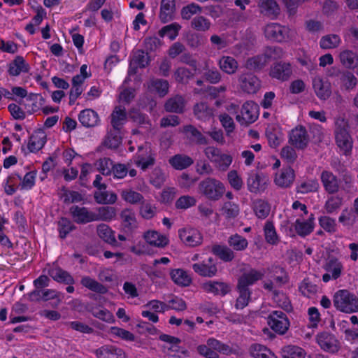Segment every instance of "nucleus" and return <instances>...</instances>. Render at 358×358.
Segmentation results:
<instances>
[{"label": "nucleus", "mask_w": 358, "mask_h": 358, "mask_svg": "<svg viewBox=\"0 0 358 358\" xmlns=\"http://www.w3.org/2000/svg\"><path fill=\"white\" fill-rule=\"evenodd\" d=\"M264 273L252 268L244 272L238 279L236 289L239 294L236 299L235 307L236 309H243L248 306L251 299L252 291L250 286L263 278Z\"/></svg>", "instance_id": "f257e3e1"}, {"label": "nucleus", "mask_w": 358, "mask_h": 358, "mask_svg": "<svg viewBox=\"0 0 358 358\" xmlns=\"http://www.w3.org/2000/svg\"><path fill=\"white\" fill-rule=\"evenodd\" d=\"M333 303L338 311L348 314L358 312V297L348 289L336 292Z\"/></svg>", "instance_id": "f03ea898"}, {"label": "nucleus", "mask_w": 358, "mask_h": 358, "mask_svg": "<svg viewBox=\"0 0 358 358\" xmlns=\"http://www.w3.org/2000/svg\"><path fill=\"white\" fill-rule=\"evenodd\" d=\"M198 188L201 195L212 201L220 200L225 192L224 184L219 180L210 177L201 180Z\"/></svg>", "instance_id": "7ed1b4c3"}, {"label": "nucleus", "mask_w": 358, "mask_h": 358, "mask_svg": "<svg viewBox=\"0 0 358 358\" xmlns=\"http://www.w3.org/2000/svg\"><path fill=\"white\" fill-rule=\"evenodd\" d=\"M349 125L343 118H338L335 122V139L337 145L345 155L350 153L352 148V139L349 134Z\"/></svg>", "instance_id": "20e7f679"}, {"label": "nucleus", "mask_w": 358, "mask_h": 358, "mask_svg": "<svg viewBox=\"0 0 358 358\" xmlns=\"http://www.w3.org/2000/svg\"><path fill=\"white\" fill-rule=\"evenodd\" d=\"M328 76L334 78V84L340 85L341 89L352 90L357 85V78L353 73L333 66L328 71Z\"/></svg>", "instance_id": "39448f33"}, {"label": "nucleus", "mask_w": 358, "mask_h": 358, "mask_svg": "<svg viewBox=\"0 0 358 358\" xmlns=\"http://www.w3.org/2000/svg\"><path fill=\"white\" fill-rule=\"evenodd\" d=\"M203 152L206 157L220 171H227L232 162L231 155L222 153L219 148L214 146L206 148Z\"/></svg>", "instance_id": "423d86ee"}, {"label": "nucleus", "mask_w": 358, "mask_h": 358, "mask_svg": "<svg viewBox=\"0 0 358 358\" xmlns=\"http://www.w3.org/2000/svg\"><path fill=\"white\" fill-rule=\"evenodd\" d=\"M267 323L271 329L280 335L285 334L289 327L286 314L280 310L271 312L268 316Z\"/></svg>", "instance_id": "0eeeda50"}, {"label": "nucleus", "mask_w": 358, "mask_h": 358, "mask_svg": "<svg viewBox=\"0 0 358 358\" xmlns=\"http://www.w3.org/2000/svg\"><path fill=\"white\" fill-rule=\"evenodd\" d=\"M268 177L266 174L252 171L248 173L247 179L248 189L255 194H258L264 192L268 182Z\"/></svg>", "instance_id": "6e6552de"}, {"label": "nucleus", "mask_w": 358, "mask_h": 358, "mask_svg": "<svg viewBox=\"0 0 358 358\" xmlns=\"http://www.w3.org/2000/svg\"><path fill=\"white\" fill-rule=\"evenodd\" d=\"M289 29L278 23L267 24L264 28L265 36L273 41L282 43L289 38Z\"/></svg>", "instance_id": "1a4fd4ad"}, {"label": "nucleus", "mask_w": 358, "mask_h": 358, "mask_svg": "<svg viewBox=\"0 0 358 358\" xmlns=\"http://www.w3.org/2000/svg\"><path fill=\"white\" fill-rule=\"evenodd\" d=\"M292 75V67L289 62L280 61L273 64L270 68L269 76L282 82L288 80Z\"/></svg>", "instance_id": "9d476101"}, {"label": "nucleus", "mask_w": 358, "mask_h": 358, "mask_svg": "<svg viewBox=\"0 0 358 358\" xmlns=\"http://www.w3.org/2000/svg\"><path fill=\"white\" fill-rule=\"evenodd\" d=\"M309 142V136L306 128L303 126L296 127L292 129L289 138V143L296 148L303 150Z\"/></svg>", "instance_id": "9b49d317"}, {"label": "nucleus", "mask_w": 358, "mask_h": 358, "mask_svg": "<svg viewBox=\"0 0 358 358\" xmlns=\"http://www.w3.org/2000/svg\"><path fill=\"white\" fill-rule=\"evenodd\" d=\"M238 81L241 89L248 94L256 93L261 87L259 79L251 73L241 74L238 78Z\"/></svg>", "instance_id": "f8f14e48"}, {"label": "nucleus", "mask_w": 358, "mask_h": 358, "mask_svg": "<svg viewBox=\"0 0 358 358\" xmlns=\"http://www.w3.org/2000/svg\"><path fill=\"white\" fill-rule=\"evenodd\" d=\"M180 240L187 246L196 247L201 244L203 236L200 231L194 228H185L179 230Z\"/></svg>", "instance_id": "ddd939ff"}, {"label": "nucleus", "mask_w": 358, "mask_h": 358, "mask_svg": "<svg viewBox=\"0 0 358 358\" xmlns=\"http://www.w3.org/2000/svg\"><path fill=\"white\" fill-rule=\"evenodd\" d=\"M121 227L126 234H132L138 227L135 213L129 208L122 210L120 214Z\"/></svg>", "instance_id": "4468645a"}, {"label": "nucleus", "mask_w": 358, "mask_h": 358, "mask_svg": "<svg viewBox=\"0 0 358 358\" xmlns=\"http://www.w3.org/2000/svg\"><path fill=\"white\" fill-rule=\"evenodd\" d=\"M136 158V165L140 166L143 171H145L150 166H153L155 162L150 148L147 146L141 145L138 147Z\"/></svg>", "instance_id": "2eb2a0df"}, {"label": "nucleus", "mask_w": 358, "mask_h": 358, "mask_svg": "<svg viewBox=\"0 0 358 358\" xmlns=\"http://www.w3.org/2000/svg\"><path fill=\"white\" fill-rule=\"evenodd\" d=\"M312 85L314 92L320 100H327L331 95V85L328 80H323L320 76L313 78Z\"/></svg>", "instance_id": "dca6fc26"}, {"label": "nucleus", "mask_w": 358, "mask_h": 358, "mask_svg": "<svg viewBox=\"0 0 358 358\" xmlns=\"http://www.w3.org/2000/svg\"><path fill=\"white\" fill-rule=\"evenodd\" d=\"M317 342L327 352L335 353L339 350V342L335 336L328 332H322L317 336Z\"/></svg>", "instance_id": "f3484780"}, {"label": "nucleus", "mask_w": 358, "mask_h": 358, "mask_svg": "<svg viewBox=\"0 0 358 358\" xmlns=\"http://www.w3.org/2000/svg\"><path fill=\"white\" fill-rule=\"evenodd\" d=\"M70 213L78 224H86L96 221V213L89 211L85 207L73 206L70 208Z\"/></svg>", "instance_id": "a211bd4d"}, {"label": "nucleus", "mask_w": 358, "mask_h": 358, "mask_svg": "<svg viewBox=\"0 0 358 358\" xmlns=\"http://www.w3.org/2000/svg\"><path fill=\"white\" fill-rule=\"evenodd\" d=\"M192 269L195 273L202 277L211 278L216 275L217 268L212 257L201 263H196L192 265Z\"/></svg>", "instance_id": "6ab92c4d"}, {"label": "nucleus", "mask_w": 358, "mask_h": 358, "mask_svg": "<svg viewBox=\"0 0 358 358\" xmlns=\"http://www.w3.org/2000/svg\"><path fill=\"white\" fill-rule=\"evenodd\" d=\"M150 63L148 53L142 50H137L134 52L132 59L130 62L128 73L129 75L136 73L138 68H145Z\"/></svg>", "instance_id": "aec40b11"}, {"label": "nucleus", "mask_w": 358, "mask_h": 358, "mask_svg": "<svg viewBox=\"0 0 358 358\" xmlns=\"http://www.w3.org/2000/svg\"><path fill=\"white\" fill-rule=\"evenodd\" d=\"M320 179L324 190L327 193L334 194L338 192L339 180L332 172L323 171L321 173Z\"/></svg>", "instance_id": "412c9836"}, {"label": "nucleus", "mask_w": 358, "mask_h": 358, "mask_svg": "<svg viewBox=\"0 0 358 358\" xmlns=\"http://www.w3.org/2000/svg\"><path fill=\"white\" fill-rule=\"evenodd\" d=\"M201 287L206 292L214 295L225 296L231 291V287L227 283L220 281H208L203 283Z\"/></svg>", "instance_id": "4be33fe9"}, {"label": "nucleus", "mask_w": 358, "mask_h": 358, "mask_svg": "<svg viewBox=\"0 0 358 358\" xmlns=\"http://www.w3.org/2000/svg\"><path fill=\"white\" fill-rule=\"evenodd\" d=\"M182 132L185 134L187 138L192 143L196 145L208 144V139L192 124L185 125L182 127Z\"/></svg>", "instance_id": "5701e85b"}, {"label": "nucleus", "mask_w": 358, "mask_h": 358, "mask_svg": "<svg viewBox=\"0 0 358 358\" xmlns=\"http://www.w3.org/2000/svg\"><path fill=\"white\" fill-rule=\"evenodd\" d=\"M185 100L181 95H175L166 100L164 109L166 112L181 114L185 111Z\"/></svg>", "instance_id": "b1692460"}, {"label": "nucleus", "mask_w": 358, "mask_h": 358, "mask_svg": "<svg viewBox=\"0 0 358 358\" xmlns=\"http://www.w3.org/2000/svg\"><path fill=\"white\" fill-rule=\"evenodd\" d=\"M258 5L260 13L271 19L276 18L280 14V9L275 0H259Z\"/></svg>", "instance_id": "393cba45"}, {"label": "nucleus", "mask_w": 358, "mask_h": 358, "mask_svg": "<svg viewBox=\"0 0 358 358\" xmlns=\"http://www.w3.org/2000/svg\"><path fill=\"white\" fill-rule=\"evenodd\" d=\"M46 143V134L42 129H38L30 136L28 149L31 152H38Z\"/></svg>", "instance_id": "a878e982"}, {"label": "nucleus", "mask_w": 358, "mask_h": 358, "mask_svg": "<svg viewBox=\"0 0 358 358\" xmlns=\"http://www.w3.org/2000/svg\"><path fill=\"white\" fill-rule=\"evenodd\" d=\"M176 10L175 0H162L160 5L159 19L162 22L166 23L174 17Z\"/></svg>", "instance_id": "bb28decb"}, {"label": "nucleus", "mask_w": 358, "mask_h": 358, "mask_svg": "<svg viewBox=\"0 0 358 358\" xmlns=\"http://www.w3.org/2000/svg\"><path fill=\"white\" fill-rule=\"evenodd\" d=\"M294 170L290 166H287L282 169L280 174L276 175L275 182L279 187H289L294 182Z\"/></svg>", "instance_id": "cd10ccee"}, {"label": "nucleus", "mask_w": 358, "mask_h": 358, "mask_svg": "<svg viewBox=\"0 0 358 358\" xmlns=\"http://www.w3.org/2000/svg\"><path fill=\"white\" fill-rule=\"evenodd\" d=\"M110 124L115 130H120L124 124L127 115L124 107L116 106L110 115Z\"/></svg>", "instance_id": "c85d7f7f"}, {"label": "nucleus", "mask_w": 358, "mask_h": 358, "mask_svg": "<svg viewBox=\"0 0 358 358\" xmlns=\"http://www.w3.org/2000/svg\"><path fill=\"white\" fill-rule=\"evenodd\" d=\"M29 71V65L26 62L23 57L17 56L9 64L8 73L12 76H17L21 73H27Z\"/></svg>", "instance_id": "c756f323"}, {"label": "nucleus", "mask_w": 358, "mask_h": 358, "mask_svg": "<svg viewBox=\"0 0 358 358\" xmlns=\"http://www.w3.org/2000/svg\"><path fill=\"white\" fill-rule=\"evenodd\" d=\"M96 355L99 358H125L123 350L113 345H105L96 350Z\"/></svg>", "instance_id": "7c9ffc66"}, {"label": "nucleus", "mask_w": 358, "mask_h": 358, "mask_svg": "<svg viewBox=\"0 0 358 358\" xmlns=\"http://www.w3.org/2000/svg\"><path fill=\"white\" fill-rule=\"evenodd\" d=\"M78 120L85 127H95L99 121L97 113L92 109L83 110L78 115Z\"/></svg>", "instance_id": "2f4dec72"}, {"label": "nucleus", "mask_w": 358, "mask_h": 358, "mask_svg": "<svg viewBox=\"0 0 358 358\" xmlns=\"http://www.w3.org/2000/svg\"><path fill=\"white\" fill-rule=\"evenodd\" d=\"M169 164L176 170H183L192 166L194 160L188 155L177 154L169 159Z\"/></svg>", "instance_id": "473e14b6"}, {"label": "nucleus", "mask_w": 358, "mask_h": 358, "mask_svg": "<svg viewBox=\"0 0 358 358\" xmlns=\"http://www.w3.org/2000/svg\"><path fill=\"white\" fill-rule=\"evenodd\" d=\"M49 275L58 282L65 285H73L74 283V279L71 275L59 267L51 268L49 271Z\"/></svg>", "instance_id": "72a5a7b5"}, {"label": "nucleus", "mask_w": 358, "mask_h": 358, "mask_svg": "<svg viewBox=\"0 0 358 358\" xmlns=\"http://www.w3.org/2000/svg\"><path fill=\"white\" fill-rule=\"evenodd\" d=\"M143 238L150 245L159 248H163L166 246L169 243V240L166 236L160 235L156 231H146L143 234Z\"/></svg>", "instance_id": "f704fd0d"}, {"label": "nucleus", "mask_w": 358, "mask_h": 358, "mask_svg": "<svg viewBox=\"0 0 358 358\" xmlns=\"http://www.w3.org/2000/svg\"><path fill=\"white\" fill-rule=\"evenodd\" d=\"M220 69L229 75L234 74L238 67L237 61L230 56H222L218 61Z\"/></svg>", "instance_id": "c9c22d12"}, {"label": "nucleus", "mask_w": 358, "mask_h": 358, "mask_svg": "<svg viewBox=\"0 0 358 358\" xmlns=\"http://www.w3.org/2000/svg\"><path fill=\"white\" fill-rule=\"evenodd\" d=\"M173 281L182 287L189 286L192 282V278L187 272L182 268L173 269L170 273Z\"/></svg>", "instance_id": "e433bc0d"}, {"label": "nucleus", "mask_w": 358, "mask_h": 358, "mask_svg": "<svg viewBox=\"0 0 358 358\" xmlns=\"http://www.w3.org/2000/svg\"><path fill=\"white\" fill-rule=\"evenodd\" d=\"M99 236L105 242L113 246L118 245L115 237V232L106 224H100L97 227Z\"/></svg>", "instance_id": "4c0bfd02"}, {"label": "nucleus", "mask_w": 358, "mask_h": 358, "mask_svg": "<svg viewBox=\"0 0 358 358\" xmlns=\"http://www.w3.org/2000/svg\"><path fill=\"white\" fill-rule=\"evenodd\" d=\"M249 352L250 355L254 358H278L277 356L266 346L257 343L252 344L250 347Z\"/></svg>", "instance_id": "58836bf2"}, {"label": "nucleus", "mask_w": 358, "mask_h": 358, "mask_svg": "<svg viewBox=\"0 0 358 358\" xmlns=\"http://www.w3.org/2000/svg\"><path fill=\"white\" fill-rule=\"evenodd\" d=\"M324 269L331 273L333 279H338L343 271V266L342 263L336 257H330L326 262Z\"/></svg>", "instance_id": "ea45409f"}, {"label": "nucleus", "mask_w": 358, "mask_h": 358, "mask_svg": "<svg viewBox=\"0 0 358 358\" xmlns=\"http://www.w3.org/2000/svg\"><path fill=\"white\" fill-rule=\"evenodd\" d=\"M221 215L230 220L238 217L240 213L239 206L232 201L224 202L220 209Z\"/></svg>", "instance_id": "a19ab883"}, {"label": "nucleus", "mask_w": 358, "mask_h": 358, "mask_svg": "<svg viewBox=\"0 0 358 358\" xmlns=\"http://www.w3.org/2000/svg\"><path fill=\"white\" fill-rule=\"evenodd\" d=\"M294 228L301 236H306L310 234L313 230V215L311 214L308 220L301 222L300 220H296L294 223Z\"/></svg>", "instance_id": "79ce46f5"}, {"label": "nucleus", "mask_w": 358, "mask_h": 358, "mask_svg": "<svg viewBox=\"0 0 358 358\" xmlns=\"http://www.w3.org/2000/svg\"><path fill=\"white\" fill-rule=\"evenodd\" d=\"M243 120L246 123H252L257 118V106L253 102L245 103L241 108Z\"/></svg>", "instance_id": "37998d69"}, {"label": "nucleus", "mask_w": 358, "mask_h": 358, "mask_svg": "<svg viewBox=\"0 0 358 358\" xmlns=\"http://www.w3.org/2000/svg\"><path fill=\"white\" fill-rule=\"evenodd\" d=\"M80 283L83 287L99 294H103L108 292V288L106 286L103 285L94 279H92L90 276L83 277L80 280Z\"/></svg>", "instance_id": "c03bdc74"}, {"label": "nucleus", "mask_w": 358, "mask_h": 358, "mask_svg": "<svg viewBox=\"0 0 358 358\" xmlns=\"http://www.w3.org/2000/svg\"><path fill=\"white\" fill-rule=\"evenodd\" d=\"M94 198L99 204H113L117 199V194L113 192H109L105 190H98L94 194Z\"/></svg>", "instance_id": "a18cd8bd"}, {"label": "nucleus", "mask_w": 358, "mask_h": 358, "mask_svg": "<svg viewBox=\"0 0 358 358\" xmlns=\"http://www.w3.org/2000/svg\"><path fill=\"white\" fill-rule=\"evenodd\" d=\"M212 252L225 262H231L235 257L234 251L226 245H215L213 247Z\"/></svg>", "instance_id": "49530a36"}, {"label": "nucleus", "mask_w": 358, "mask_h": 358, "mask_svg": "<svg viewBox=\"0 0 358 358\" xmlns=\"http://www.w3.org/2000/svg\"><path fill=\"white\" fill-rule=\"evenodd\" d=\"M122 143V138L120 135V130H110L103 142V145L110 149H116Z\"/></svg>", "instance_id": "de8ad7c7"}, {"label": "nucleus", "mask_w": 358, "mask_h": 358, "mask_svg": "<svg viewBox=\"0 0 358 358\" xmlns=\"http://www.w3.org/2000/svg\"><path fill=\"white\" fill-rule=\"evenodd\" d=\"M159 339L162 341L173 345L171 347L169 348V350L176 352H181L185 357H189V352L187 350H181L180 347L178 346V344L181 342L180 338L168 334H162L159 336Z\"/></svg>", "instance_id": "09e8293b"}, {"label": "nucleus", "mask_w": 358, "mask_h": 358, "mask_svg": "<svg viewBox=\"0 0 358 358\" xmlns=\"http://www.w3.org/2000/svg\"><path fill=\"white\" fill-rule=\"evenodd\" d=\"M266 64V59L262 54L248 58L245 62V67L250 71H259Z\"/></svg>", "instance_id": "8fccbe9b"}, {"label": "nucleus", "mask_w": 358, "mask_h": 358, "mask_svg": "<svg viewBox=\"0 0 358 358\" xmlns=\"http://www.w3.org/2000/svg\"><path fill=\"white\" fill-rule=\"evenodd\" d=\"M340 61L346 68L351 69L356 66L358 57L355 52L352 50H344L340 53Z\"/></svg>", "instance_id": "3c124183"}, {"label": "nucleus", "mask_w": 358, "mask_h": 358, "mask_svg": "<svg viewBox=\"0 0 358 358\" xmlns=\"http://www.w3.org/2000/svg\"><path fill=\"white\" fill-rule=\"evenodd\" d=\"M253 210L259 218L264 219L269 215L271 206L267 201L257 199L253 202Z\"/></svg>", "instance_id": "603ef678"}, {"label": "nucleus", "mask_w": 358, "mask_h": 358, "mask_svg": "<svg viewBox=\"0 0 358 358\" xmlns=\"http://www.w3.org/2000/svg\"><path fill=\"white\" fill-rule=\"evenodd\" d=\"M227 242L229 247L236 251H243L248 245L247 239L238 234L229 236Z\"/></svg>", "instance_id": "864d4df0"}, {"label": "nucleus", "mask_w": 358, "mask_h": 358, "mask_svg": "<svg viewBox=\"0 0 358 358\" xmlns=\"http://www.w3.org/2000/svg\"><path fill=\"white\" fill-rule=\"evenodd\" d=\"M306 355L303 349L295 345L285 346L282 349V358H305Z\"/></svg>", "instance_id": "5fc2aeb1"}, {"label": "nucleus", "mask_w": 358, "mask_h": 358, "mask_svg": "<svg viewBox=\"0 0 358 358\" xmlns=\"http://www.w3.org/2000/svg\"><path fill=\"white\" fill-rule=\"evenodd\" d=\"M272 299L283 310L289 312L292 310V306L287 295L280 291H273Z\"/></svg>", "instance_id": "6e6d98bb"}, {"label": "nucleus", "mask_w": 358, "mask_h": 358, "mask_svg": "<svg viewBox=\"0 0 358 358\" xmlns=\"http://www.w3.org/2000/svg\"><path fill=\"white\" fill-rule=\"evenodd\" d=\"M210 20L202 15H197L191 21V27L198 31H207L210 29Z\"/></svg>", "instance_id": "4d7b16f0"}, {"label": "nucleus", "mask_w": 358, "mask_h": 358, "mask_svg": "<svg viewBox=\"0 0 358 358\" xmlns=\"http://www.w3.org/2000/svg\"><path fill=\"white\" fill-rule=\"evenodd\" d=\"M181 29V26L176 22L171 23L170 24L163 27L159 31V35L161 37L167 36L171 41L174 40L178 35V32Z\"/></svg>", "instance_id": "13d9d810"}, {"label": "nucleus", "mask_w": 358, "mask_h": 358, "mask_svg": "<svg viewBox=\"0 0 358 358\" xmlns=\"http://www.w3.org/2000/svg\"><path fill=\"white\" fill-rule=\"evenodd\" d=\"M266 241L271 245H276L279 242L275 229L272 222L267 221L264 227Z\"/></svg>", "instance_id": "bf43d9fd"}, {"label": "nucleus", "mask_w": 358, "mask_h": 358, "mask_svg": "<svg viewBox=\"0 0 358 358\" xmlns=\"http://www.w3.org/2000/svg\"><path fill=\"white\" fill-rule=\"evenodd\" d=\"M204 71L203 73V78L210 83V84H217L222 80V75L219 70L215 67L204 68Z\"/></svg>", "instance_id": "052dcab7"}, {"label": "nucleus", "mask_w": 358, "mask_h": 358, "mask_svg": "<svg viewBox=\"0 0 358 358\" xmlns=\"http://www.w3.org/2000/svg\"><path fill=\"white\" fill-rule=\"evenodd\" d=\"M262 55L268 63L271 60H275L282 58L284 55V52L280 47L268 46L265 48Z\"/></svg>", "instance_id": "680f3d73"}, {"label": "nucleus", "mask_w": 358, "mask_h": 358, "mask_svg": "<svg viewBox=\"0 0 358 358\" xmlns=\"http://www.w3.org/2000/svg\"><path fill=\"white\" fill-rule=\"evenodd\" d=\"M122 199L131 204H136L138 203H142L143 201V196L132 189H124L121 192Z\"/></svg>", "instance_id": "e2e57ef3"}, {"label": "nucleus", "mask_w": 358, "mask_h": 358, "mask_svg": "<svg viewBox=\"0 0 358 358\" xmlns=\"http://www.w3.org/2000/svg\"><path fill=\"white\" fill-rule=\"evenodd\" d=\"M116 215V210L114 207L103 206L98 208V213L96 214V221L103 220L108 222L112 220Z\"/></svg>", "instance_id": "0e129e2a"}, {"label": "nucleus", "mask_w": 358, "mask_h": 358, "mask_svg": "<svg viewBox=\"0 0 358 358\" xmlns=\"http://www.w3.org/2000/svg\"><path fill=\"white\" fill-rule=\"evenodd\" d=\"M343 204V198L339 196H329L324 204V209L329 214L337 211Z\"/></svg>", "instance_id": "69168bd1"}, {"label": "nucleus", "mask_w": 358, "mask_h": 358, "mask_svg": "<svg viewBox=\"0 0 358 358\" xmlns=\"http://www.w3.org/2000/svg\"><path fill=\"white\" fill-rule=\"evenodd\" d=\"M341 42L340 37L336 34H330L322 37L320 44L322 49L336 48Z\"/></svg>", "instance_id": "338daca9"}, {"label": "nucleus", "mask_w": 358, "mask_h": 358, "mask_svg": "<svg viewBox=\"0 0 358 358\" xmlns=\"http://www.w3.org/2000/svg\"><path fill=\"white\" fill-rule=\"evenodd\" d=\"M173 76L176 82L187 84L189 80L193 77V73L185 67H179L175 71Z\"/></svg>", "instance_id": "774afa93"}]
</instances>
